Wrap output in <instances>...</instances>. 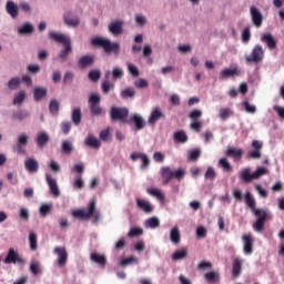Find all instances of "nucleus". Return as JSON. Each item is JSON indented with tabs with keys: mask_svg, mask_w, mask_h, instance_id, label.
<instances>
[{
	"mask_svg": "<svg viewBox=\"0 0 284 284\" xmlns=\"http://www.w3.org/2000/svg\"><path fill=\"white\" fill-rule=\"evenodd\" d=\"M91 45H93V48H102L106 54H110L111 52H113L114 54H119V51L121 50V43L112 42L105 37L92 38Z\"/></svg>",
	"mask_w": 284,
	"mask_h": 284,
	"instance_id": "1",
	"label": "nucleus"
},
{
	"mask_svg": "<svg viewBox=\"0 0 284 284\" xmlns=\"http://www.w3.org/2000/svg\"><path fill=\"white\" fill-rule=\"evenodd\" d=\"M72 216L74 219H80L84 221H90V217L93 216V223H97L101 220V212L97 211V200H92L89 203V209L87 210H74L72 211Z\"/></svg>",
	"mask_w": 284,
	"mask_h": 284,
	"instance_id": "2",
	"label": "nucleus"
},
{
	"mask_svg": "<svg viewBox=\"0 0 284 284\" xmlns=\"http://www.w3.org/2000/svg\"><path fill=\"white\" fill-rule=\"evenodd\" d=\"M245 63L247 65H252V63H261L263 59H265V50L263 49V45L255 44L251 51L250 54H246L244 57Z\"/></svg>",
	"mask_w": 284,
	"mask_h": 284,
	"instance_id": "3",
	"label": "nucleus"
},
{
	"mask_svg": "<svg viewBox=\"0 0 284 284\" xmlns=\"http://www.w3.org/2000/svg\"><path fill=\"white\" fill-rule=\"evenodd\" d=\"M129 114L128 108L112 106L110 111L111 121H120V123H128Z\"/></svg>",
	"mask_w": 284,
	"mask_h": 284,
	"instance_id": "4",
	"label": "nucleus"
},
{
	"mask_svg": "<svg viewBox=\"0 0 284 284\" xmlns=\"http://www.w3.org/2000/svg\"><path fill=\"white\" fill-rule=\"evenodd\" d=\"M62 20L68 28H79V26H81V18L72 11H65L62 16Z\"/></svg>",
	"mask_w": 284,
	"mask_h": 284,
	"instance_id": "5",
	"label": "nucleus"
},
{
	"mask_svg": "<svg viewBox=\"0 0 284 284\" xmlns=\"http://www.w3.org/2000/svg\"><path fill=\"white\" fill-rule=\"evenodd\" d=\"M4 263L6 265H10V263H13V265H26V258L19 256V253L14 248H9L4 257Z\"/></svg>",
	"mask_w": 284,
	"mask_h": 284,
	"instance_id": "6",
	"label": "nucleus"
},
{
	"mask_svg": "<svg viewBox=\"0 0 284 284\" xmlns=\"http://www.w3.org/2000/svg\"><path fill=\"white\" fill-rule=\"evenodd\" d=\"M250 17L255 28L257 29L262 28L264 18H263V12H261V9H258V7H255V6L250 7Z\"/></svg>",
	"mask_w": 284,
	"mask_h": 284,
	"instance_id": "7",
	"label": "nucleus"
},
{
	"mask_svg": "<svg viewBox=\"0 0 284 284\" xmlns=\"http://www.w3.org/2000/svg\"><path fill=\"white\" fill-rule=\"evenodd\" d=\"M242 241L245 256H252V254H254V237L252 234H244Z\"/></svg>",
	"mask_w": 284,
	"mask_h": 284,
	"instance_id": "8",
	"label": "nucleus"
},
{
	"mask_svg": "<svg viewBox=\"0 0 284 284\" xmlns=\"http://www.w3.org/2000/svg\"><path fill=\"white\" fill-rule=\"evenodd\" d=\"M49 39H51V41H55V43H62V45H68L69 43H72V40L69 36L59 31H50Z\"/></svg>",
	"mask_w": 284,
	"mask_h": 284,
	"instance_id": "9",
	"label": "nucleus"
},
{
	"mask_svg": "<svg viewBox=\"0 0 284 284\" xmlns=\"http://www.w3.org/2000/svg\"><path fill=\"white\" fill-rule=\"evenodd\" d=\"M45 181L50 189V192L54 199L61 196V190L59 189V183H57V179L52 178V174H45Z\"/></svg>",
	"mask_w": 284,
	"mask_h": 284,
	"instance_id": "10",
	"label": "nucleus"
},
{
	"mask_svg": "<svg viewBox=\"0 0 284 284\" xmlns=\"http://www.w3.org/2000/svg\"><path fill=\"white\" fill-rule=\"evenodd\" d=\"M123 26H125L123 20H112L108 26V30L111 34H113V37H119L120 34H123Z\"/></svg>",
	"mask_w": 284,
	"mask_h": 284,
	"instance_id": "11",
	"label": "nucleus"
},
{
	"mask_svg": "<svg viewBox=\"0 0 284 284\" xmlns=\"http://www.w3.org/2000/svg\"><path fill=\"white\" fill-rule=\"evenodd\" d=\"M135 203L136 207L144 212V214H152V212H154V205H152V203H150L148 200L136 197Z\"/></svg>",
	"mask_w": 284,
	"mask_h": 284,
	"instance_id": "12",
	"label": "nucleus"
},
{
	"mask_svg": "<svg viewBox=\"0 0 284 284\" xmlns=\"http://www.w3.org/2000/svg\"><path fill=\"white\" fill-rule=\"evenodd\" d=\"M53 254H57V256H58V265L60 267H63V265H65V263H68V251H65V247L57 246L53 250Z\"/></svg>",
	"mask_w": 284,
	"mask_h": 284,
	"instance_id": "13",
	"label": "nucleus"
},
{
	"mask_svg": "<svg viewBox=\"0 0 284 284\" xmlns=\"http://www.w3.org/2000/svg\"><path fill=\"white\" fill-rule=\"evenodd\" d=\"M84 145H87V148H92L93 150H99V148H101V140L94 136V134L88 133L84 139Z\"/></svg>",
	"mask_w": 284,
	"mask_h": 284,
	"instance_id": "14",
	"label": "nucleus"
},
{
	"mask_svg": "<svg viewBox=\"0 0 284 284\" xmlns=\"http://www.w3.org/2000/svg\"><path fill=\"white\" fill-rule=\"evenodd\" d=\"M6 12L11 19H17V17H19V6H17L14 1L9 0L6 3Z\"/></svg>",
	"mask_w": 284,
	"mask_h": 284,
	"instance_id": "15",
	"label": "nucleus"
},
{
	"mask_svg": "<svg viewBox=\"0 0 284 284\" xmlns=\"http://www.w3.org/2000/svg\"><path fill=\"white\" fill-rule=\"evenodd\" d=\"M160 173L163 179V185H168L174 179V171L170 166L161 168Z\"/></svg>",
	"mask_w": 284,
	"mask_h": 284,
	"instance_id": "16",
	"label": "nucleus"
},
{
	"mask_svg": "<svg viewBox=\"0 0 284 284\" xmlns=\"http://www.w3.org/2000/svg\"><path fill=\"white\" fill-rule=\"evenodd\" d=\"M79 68L82 70H85V68H90L94 65V55H82L78 61Z\"/></svg>",
	"mask_w": 284,
	"mask_h": 284,
	"instance_id": "17",
	"label": "nucleus"
},
{
	"mask_svg": "<svg viewBox=\"0 0 284 284\" xmlns=\"http://www.w3.org/2000/svg\"><path fill=\"white\" fill-rule=\"evenodd\" d=\"M36 143L38 148H44L50 143V135L45 131H40L36 136Z\"/></svg>",
	"mask_w": 284,
	"mask_h": 284,
	"instance_id": "18",
	"label": "nucleus"
},
{
	"mask_svg": "<svg viewBox=\"0 0 284 284\" xmlns=\"http://www.w3.org/2000/svg\"><path fill=\"white\" fill-rule=\"evenodd\" d=\"M24 168L30 172V174H34L39 172V162L34 158H28L24 161Z\"/></svg>",
	"mask_w": 284,
	"mask_h": 284,
	"instance_id": "19",
	"label": "nucleus"
},
{
	"mask_svg": "<svg viewBox=\"0 0 284 284\" xmlns=\"http://www.w3.org/2000/svg\"><path fill=\"white\" fill-rule=\"evenodd\" d=\"M262 43H266L268 50H274L276 48V39H274V36L272 33H263L261 36Z\"/></svg>",
	"mask_w": 284,
	"mask_h": 284,
	"instance_id": "20",
	"label": "nucleus"
},
{
	"mask_svg": "<svg viewBox=\"0 0 284 284\" xmlns=\"http://www.w3.org/2000/svg\"><path fill=\"white\" fill-rule=\"evenodd\" d=\"M143 226L145 230H156V227L161 226V220L156 216L149 217L144 221Z\"/></svg>",
	"mask_w": 284,
	"mask_h": 284,
	"instance_id": "21",
	"label": "nucleus"
},
{
	"mask_svg": "<svg viewBox=\"0 0 284 284\" xmlns=\"http://www.w3.org/2000/svg\"><path fill=\"white\" fill-rule=\"evenodd\" d=\"M240 179H242V181L244 183H252V181H254V173H252V169L251 168H245L242 171H240Z\"/></svg>",
	"mask_w": 284,
	"mask_h": 284,
	"instance_id": "22",
	"label": "nucleus"
},
{
	"mask_svg": "<svg viewBox=\"0 0 284 284\" xmlns=\"http://www.w3.org/2000/svg\"><path fill=\"white\" fill-rule=\"evenodd\" d=\"M243 263H244V261L241 257H236L233 261V270H232L233 276H235V277L241 276V272H243Z\"/></svg>",
	"mask_w": 284,
	"mask_h": 284,
	"instance_id": "23",
	"label": "nucleus"
},
{
	"mask_svg": "<svg viewBox=\"0 0 284 284\" xmlns=\"http://www.w3.org/2000/svg\"><path fill=\"white\" fill-rule=\"evenodd\" d=\"M34 32V24L32 22H26L18 29V34H24V37H30Z\"/></svg>",
	"mask_w": 284,
	"mask_h": 284,
	"instance_id": "24",
	"label": "nucleus"
},
{
	"mask_svg": "<svg viewBox=\"0 0 284 284\" xmlns=\"http://www.w3.org/2000/svg\"><path fill=\"white\" fill-rule=\"evenodd\" d=\"M44 97H48V89L45 87H36L33 90L34 101H42Z\"/></svg>",
	"mask_w": 284,
	"mask_h": 284,
	"instance_id": "25",
	"label": "nucleus"
},
{
	"mask_svg": "<svg viewBox=\"0 0 284 284\" xmlns=\"http://www.w3.org/2000/svg\"><path fill=\"white\" fill-rule=\"evenodd\" d=\"M234 77H239V69H224L220 73V79L225 81V79H232Z\"/></svg>",
	"mask_w": 284,
	"mask_h": 284,
	"instance_id": "26",
	"label": "nucleus"
},
{
	"mask_svg": "<svg viewBox=\"0 0 284 284\" xmlns=\"http://www.w3.org/2000/svg\"><path fill=\"white\" fill-rule=\"evenodd\" d=\"M131 121L134 123L136 130H143V128H145V120L143 119V115L139 113H134L131 116Z\"/></svg>",
	"mask_w": 284,
	"mask_h": 284,
	"instance_id": "27",
	"label": "nucleus"
},
{
	"mask_svg": "<svg viewBox=\"0 0 284 284\" xmlns=\"http://www.w3.org/2000/svg\"><path fill=\"white\" fill-rule=\"evenodd\" d=\"M163 112H161V109H159V108H155L152 112H151V114H150V116H149V120H148V123H150V125H154V123L156 122V121H159L160 119H163Z\"/></svg>",
	"mask_w": 284,
	"mask_h": 284,
	"instance_id": "28",
	"label": "nucleus"
},
{
	"mask_svg": "<svg viewBox=\"0 0 284 284\" xmlns=\"http://www.w3.org/2000/svg\"><path fill=\"white\" fill-rule=\"evenodd\" d=\"M254 215L256 216L257 221H267L270 219V211L267 209H255L253 211Z\"/></svg>",
	"mask_w": 284,
	"mask_h": 284,
	"instance_id": "29",
	"label": "nucleus"
},
{
	"mask_svg": "<svg viewBox=\"0 0 284 284\" xmlns=\"http://www.w3.org/2000/svg\"><path fill=\"white\" fill-rule=\"evenodd\" d=\"M170 241L173 245H179L181 243V231L178 226H174L170 232Z\"/></svg>",
	"mask_w": 284,
	"mask_h": 284,
	"instance_id": "30",
	"label": "nucleus"
},
{
	"mask_svg": "<svg viewBox=\"0 0 284 284\" xmlns=\"http://www.w3.org/2000/svg\"><path fill=\"white\" fill-rule=\"evenodd\" d=\"M26 99H28V93L23 90L19 91L14 94L13 105H23Z\"/></svg>",
	"mask_w": 284,
	"mask_h": 284,
	"instance_id": "31",
	"label": "nucleus"
},
{
	"mask_svg": "<svg viewBox=\"0 0 284 284\" xmlns=\"http://www.w3.org/2000/svg\"><path fill=\"white\" fill-rule=\"evenodd\" d=\"M90 258L93 263H97L101 267L105 266V263H108V260L104 257V255L99 253H91Z\"/></svg>",
	"mask_w": 284,
	"mask_h": 284,
	"instance_id": "32",
	"label": "nucleus"
},
{
	"mask_svg": "<svg viewBox=\"0 0 284 284\" xmlns=\"http://www.w3.org/2000/svg\"><path fill=\"white\" fill-rule=\"evenodd\" d=\"M30 118V112L26 111V110H17L12 113V119H14L16 121H24V119Z\"/></svg>",
	"mask_w": 284,
	"mask_h": 284,
	"instance_id": "33",
	"label": "nucleus"
},
{
	"mask_svg": "<svg viewBox=\"0 0 284 284\" xmlns=\"http://www.w3.org/2000/svg\"><path fill=\"white\" fill-rule=\"evenodd\" d=\"M244 199L247 207H250L252 212L256 211V200H254V196L252 195V193L246 192V194L244 195Z\"/></svg>",
	"mask_w": 284,
	"mask_h": 284,
	"instance_id": "34",
	"label": "nucleus"
},
{
	"mask_svg": "<svg viewBox=\"0 0 284 284\" xmlns=\"http://www.w3.org/2000/svg\"><path fill=\"white\" fill-rule=\"evenodd\" d=\"M72 52V43L64 44V49H62L59 53V59L62 61H67Z\"/></svg>",
	"mask_w": 284,
	"mask_h": 284,
	"instance_id": "35",
	"label": "nucleus"
},
{
	"mask_svg": "<svg viewBox=\"0 0 284 284\" xmlns=\"http://www.w3.org/2000/svg\"><path fill=\"white\" fill-rule=\"evenodd\" d=\"M217 166L222 168L223 172H232V163H230V160L227 158H222L217 162Z\"/></svg>",
	"mask_w": 284,
	"mask_h": 284,
	"instance_id": "36",
	"label": "nucleus"
},
{
	"mask_svg": "<svg viewBox=\"0 0 284 284\" xmlns=\"http://www.w3.org/2000/svg\"><path fill=\"white\" fill-rule=\"evenodd\" d=\"M234 114V111L230 108H222L219 111V116L222 121H227V119H230V116H232Z\"/></svg>",
	"mask_w": 284,
	"mask_h": 284,
	"instance_id": "37",
	"label": "nucleus"
},
{
	"mask_svg": "<svg viewBox=\"0 0 284 284\" xmlns=\"http://www.w3.org/2000/svg\"><path fill=\"white\" fill-rule=\"evenodd\" d=\"M226 156H234L235 159H242L243 150L231 146L226 151Z\"/></svg>",
	"mask_w": 284,
	"mask_h": 284,
	"instance_id": "38",
	"label": "nucleus"
},
{
	"mask_svg": "<svg viewBox=\"0 0 284 284\" xmlns=\"http://www.w3.org/2000/svg\"><path fill=\"white\" fill-rule=\"evenodd\" d=\"M124 74H125V72L123 71V68L113 67L112 72H111V77H112L113 81H118L119 79H123Z\"/></svg>",
	"mask_w": 284,
	"mask_h": 284,
	"instance_id": "39",
	"label": "nucleus"
},
{
	"mask_svg": "<svg viewBox=\"0 0 284 284\" xmlns=\"http://www.w3.org/2000/svg\"><path fill=\"white\" fill-rule=\"evenodd\" d=\"M183 258H187V250L186 248L175 251L172 254V261H183Z\"/></svg>",
	"mask_w": 284,
	"mask_h": 284,
	"instance_id": "40",
	"label": "nucleus"
},
{
	"mask_svg": "<svg viewBox=\"0 0 284 284\" xmlns=\"http://www.w3.org/2000/svg\"><path fill=\"white\" fill-rule=\"evenodd\" d=\"M148 194L158 199V201H165V195L159 189H148Z\"/></svg>",
	"mask_w": 284,
	"mask_h": 284,
	"instance_id": "41",
	"label": "nucleus"
},
{
	"mask_svg": "<svg viewBox=\"0 0 284 284\" xmlns=\"http://www.w3.org/2000/svg\"><path fill=\"white\" fill-rule=\"evenodd\" d=\"M21 85V78L19 77H13L8 81V89L9 90H17Z\"/></svg>",
	"mask_w": 284,
	"mask_h": 284,
	"instance_id": "42",
	"label": "nucleus"
},
{
	"mask_svg": "<svg viewBox=\"0 0 284 284\" xmlns=\"http://www.w3.org/2000/svg\"><path fill=\"white\" fill-rule=\"evenodd\" d=\"M176 143H187V134L184 131H178L173 135Z\"/></svg>",
	"mask_w": 284,
	"mask_h": 284,
	"instance_id": "43",
	"label": "nucleus"
},
{
	"mask_svg": "<svg viewBox=\"0 0 284 284\" xmlns=\"http://www.w3.org/2000/svg\"><path fill=\"white\" fill-rule=\"evenodd\" d=\"M71 120L74 125H79V123H81V108L73 109L71 113Z\"/></svg>",
	"mask_w": 284,
	"mask_h": 284,
	"instance_id": "44",
	"label": "nucleus"
},
{
	"mask_svg": "<svg viewBox=\"0 0 284 284\" xmlns=\"http://www.w3.org/2000/svg\"><path fill=\"white\" fill-rule=\"evenodd\" d=\"M62 152L64 154H72L74 152V144L71 141L65 140L62 142Z\"/></svg>",
	"mask_w": 284,
	"mask_h": 284,
	"instance_id": "45",
	"label": "nucleus"
},
{
	"mask_svg": "<svg viewBox=\"0 0 284 284\" xmlns=\"http://www.w3.org/2000/svg\"><path fill=\"white\" fill-rule=\"evenodd\" d=\"M132 263H134L135 265H139V258H136V256L131 255L130 257L123 258L120 262V265L122 267H128V265H132Z\"/></svg>",
	"mask_w": 284,
	"mask_h": 284,
	"instance_id": "46",
	"label": "nucleus"
},
{
	"mask_svg": "<svg viewBox=\"0 0 284 284\" xmlns=\"http://www.w3.org/2000/svg\"><path fill=\"white\" fill-rule=\"evenodd\" d=\"M136 92L134 91L133 88H126L121 91L120 97L122 99H134Z\"/></svg>",
	"mask_w": 284,
	"mask_h": 284,
	"instance_id": "47",
	"label": "nucleus"
},
{
	"mask_svg": "<svg viewBox=\"0 0 284 284\" xmlns=\"http://www.w3.org/2000/svg\"><path fill=\"white\" fill-rule=\"evenodd\" d=\"M73 187L74 190H83L85 187V182L83 181V178L81 174H78L73 181Z\"/></svg>",
	"mask_w": 284,
	"mask_h": 284,
	"instance_id": "48",
	"label": "nucleus"
},
{
	"mask_svg": "<svg viewBox=\"0 0 284 284\" xmlns=\"http://www.w3.org/2000/svg\"><path fill=\"white\" fill-rule=\"evenodd\" d=\"M29 245L32 252H37L38 243H37V234L34 232H30L29 234Z\"/></svg>",
	"mask_w": 284,
	"mask_h": 284,
	"instance_id": "49",
	"label": "nucleus"
},
{
	"mask_svg": "<svg viewBox=\"0 0 284 284\" xmlns=\"http://www.w3.org/2000/svg\"><path fill=\"white\" fill-rule=\"evenodd\" d=\"M101 88H102L103 94H108L110 90H114V83L110 82V80H104L102 81Z\"/></svg>",
	"mask_w": 284,
	"mask_h": 284,
	"instance_id": "50",
	"label": "nucleus"
},
{
	"mask_svg": "<svg viewBox=\"0 0 284 284\" xmlns=\"http://www.w3.org/2000/svg\"><path fill=\"white\" fill-rule=\"evenodd\" d=\"M49 112L51 114H58L59 113V101L57 99H53L49 103Z\"/></svg>",
	"mask_w": 284,
	"mask_h": 284,
	"instance_id": "51",
	"label": "nucleus"
},
{
	"mask_svg": "<svg viewBox=\"0 0 284 284\" xmlns=\"http://www.w3.org/2000/svg\"><path fill=\"white\" fill-rule=\"evenodd\" d=\"M189 116L192 122L200 121L201 116H203V111H201L199 109H194L193 111H191Z\"/></svg>",
	"mask_w": 284,
	"mask_h": 284,
	"instance_id": "52",
	"label": "nucleus"
},
{
	"mask_svg": "<svg viewBox=\"0 0 284 284\" xmlns=\"http://www.w3.org/2000/svg\"><path fill=\"white\" fill-rule=\"evenodd\" d=\"M242 105L247 114H256V105L250 104L248 101H244Z\"/></svg>",
	"mask_w": 284,
	"mask_h": 284,
	"instance_id": "53",
	"label": "nucleus"
},
{
	"mask_svg": "<svg viewBox=\"0 0 284 284\" xmlns=\"http://www.w3.org/2000/svg\"><path fill=\"white\" fill-rule=\"evenodd\" d=\"M90 110L92 116H101L103 114V109L99 104H90Z\"/></svg>",
	"mask_w": 284,
	"mask_h": 284,
	"instance_id": "54",
	"label": "nucleus"
},
{
	"mask_svg": "<svg viewBox=\"0 0 284 284\" xmlns=\"http://www.w3.org/2000/svg\"><path fill=\"white\" fill-rule=\"evenodd\" d=\"M253 230H254V232H257L261 234V232H263L265 230V222H263L262 220H256L253 223Z\"/></svg>",
	"mask_w": 284,
	"mask_h": 284,
	"instance_id": "55",
	"label": "nucleus"
},
{
	"mask_svg": "<svg viewBox=\"0 0 284 284\" xmlns=\"http://www.w3.org/2000/svg\"><path fill=\"white\" fill-rule=\"evenodd\" d=\"M204 278L207 281V283H216V281H219V273L209 272L204 275Z\"/></svg>",
	"mask_w": 284,
	"mask_h": 284,
	"instance_id": "56",
	"label": "nucleus"
},
{
	"mask_svg": "<svg viewBox=\"0 0 284 284\" xmlns=\"http://www.w3.org/2000/svg\"><path fill=\"white\" fill-rule=\"evenodd\" d=\"M28 141H30V135L29 134H26V133H21L19 136H18V140L16 143H18L19 145H28Z\"/></svg>",
	"mask_w": 284,
	"mask_h": 284,
	"instance_id": "57",
	"label": "nucleus"
},
{
	"mask_svg": "<svg viewBox=\"0 0 284 284\" xmlns=\"http://www.w3.org/2000/svg\"><path fill=\"white\" fill-rule=\"evenodd\" d=\"M265 174H267V168L260 166L256 169V171L253 172V178L255 180L261 179V176H265Z\"/></svg>",
	"mask_w": 284,
	"mask_h": 284,
	"instance_id": "58",
	"label": "nucleus"
},
{
	"mask_svg": "<svg viewBox=\"0 0 284 284\" xmlns=\"http://www.w3.org/2000/svg\"><path fill=\"white\" fill-rule=\"evenodd\" d=\"M143 234V229L141 227H132L129 233L128 236L129 239H134V236H141Z\"/></svg>",
	"mask_w": 284,
	"mask_h": 284,
	"instance_id": "59",
	"label": "nucleus"
},
{
	"mask_svg": "<svg viewBox=\"0 0 284 284\" xmlns=\"http://www.w3.org/2000/svg\"><path fill=\"white\" fill-rule=\"evenodd\" d=\"M200 158H201V149H194L192 151H189L190 161H199Z\"/></svg>",
	"mask_w": 284,
	"mask_h": 284,
	"instance_id": "60",
	"label": "nucleus"
},
{
	"mask_svg": "<svg viewBox=\"0 0 284 284\" xmlns=\"http://www.w3.org/2000/svg\"><path fill=\"white\" fill-rule=\"evenodd\" d=\"M89 79H90V81H93V83H97V81H99V79H101V71L91 70L89 72Z\"/></svg>",
	"mask_w": 284,
	"mask_h": 284,
	"instance_id": "61",
	"label": "nucleus"
},
{
	"mask_svg": "<svg viewBox=\"0 0 284 284\" xmlns=\"http://www.w3.org/2000/svg\"><path fill=\"white\" fill-rule=\"evenodd\" d=\"M126 68L132 77H139L140 72L136 65L132 64L131 62H126Z\"/></svg>",
	"mask_w": 284,
	"mask_h": 284,
	"instance_id": "62",
	"label": "nucleus"
},
{
	"mask_svg": "<svg viewBox=\"0 0 284 284\" xmlns=\"http://www.w3.org/2000/svg\"><path fill=\"white\" fill-rule=\"evenodd\" d=\"M49 168L51 171L54 172V174H59V172H61V164H59V162L51 160L49 162Z\"/></svg>",
	"mask_w": 284,
	"mask_h": 284,
	"instance_id": "63",
	"label": "nucleus"
},
{
	"mask_svg": "<svg viewBox=\"0 0 284 284\" xmlns=\"http://www.w3.org/2000/svg\"><path fill=\"white\" fill-rule=\"evenodd\" d=\"M40 215L45 216L47 214H50L52 212V204H42L40 206Z\"/></svg>",
	"mask_w": 284,
	"mask_h": 284,
	"instance_id": "64",
	"label": "nucleus"
}]
</instances>
